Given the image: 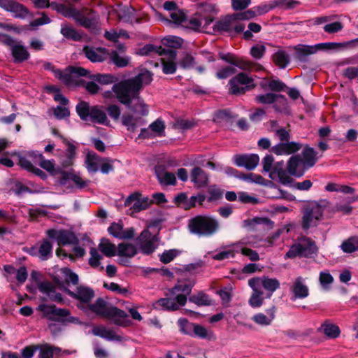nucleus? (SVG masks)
Masks as SVG:
<instances>
[{"instance_id":"55","label":"nucleus","mask_w":358,"mask_h":358,"mask_svg":"<svg viewBox=\"0 0 358 358\" xmlns=\"http://www.w3.org/2000/svg\"><path fill=\"white\" fill-rule=\"evenodd\" d=\"M278 98H281L284 99V101H286L283 95L273 93L257 95L255 97V101L258 103L270 104L274 103Z\"/></svg>"},{"instance_id":"53","label":"nucleus","mask_w":358,"mask_h":358,"mask_svg":"<svg viewBox=\"0 0 358 358\" xmlns=\"http://www.w3.org/2000/svg\"><path fill=\"white\" fill-rule=\"evenodd\" d=\"M39 257L42 260H47L52 255V245L48 240H43L38 248Z\"/></svg>"},{"instance_id":"27","label":"nucleus","mask_w":358,"mask_h":358,"mask_svg":"<svg viewBox=\"0 0 358 358\" xmlns=\"http://www.w3.org/2000/svg\"><path fill=\"white\" fill-rule=\"evenodd\" d=\"M38 288L41 293L46 294L51 301L58 303L63 301L62 294L56 292L55 287L51 282L48 281L41 282L38 284Z\"/></svg>"},{"instance_id":"16","label":"nucleus","mask_w":358,"mask_h":358,"mask_svg":"<svg viewBox=\"0 0 358 358\" xmlns=\"http://www.w3.org/2000/svg\"><path fill=\"white\" fill-rule=\"evenodd\" d=\"M108 232L112 236L120 240L132 239L135 235V229L133 227L124 229L123 224L120 222H113L108 228Z\"/></svg>"},{"instance_id":"19","label":"nucleus","mask_w":358,"mask_h":358,"mask_svg":"<svg viewBox=\"0 0 358 358\" xmlns=\"http://www.w3.org/2000/svg\"><path fill=\"white\" fill-rule=\"evenodd\" d=\"M85 56L92 62H102L105 61L109 52L103 48H94L90 45H85L83 48Z\"/></svg>"},{"instance_id":"15","label":"nucleus","mask_w":358,"mask_h":358,"mask_svg":"<svg viewBox=\"0 0 358 358\" xmlns=\"http://www.w3.org/2000/svg\"><path fill=\"white\" fill-rule=\"evenodd\" d=\"M250 287H257L262 289V287L269 292L267 297H271L272 294L280 287V282L276 278H270L267 276L260 278H253L248 280Z\"/></svg>"},{"instance_id":"36","label":"nucleus","mask_w":358,"mask_h":358,"mask_svg":"<svg viewBox=\"0 0 358 358\" xmlns=\"http://www.w3.org/2000/svg\"><path fill=\"white\" fill-rule=\"evenodd\" d=\"M36 348L39 350L38 358H54L55 355H59L62 351L60 348L48 343L37 345Z\"/></svg>"},{"instance_id":"31","label":"nucleus","mask_w":358,"mask_h":358,"mask_svg":"<svg viewBox=\"0 0 358 358\" xmlns=\"http://www.w3.org/2000/svg\"><path fill=\"white\" fill-rule=\"evenodd\" d=\"M10 53L15 64L22 63L30 58V54L26 47L20 43L13 47Z\"/></svg>"},{"instance_id":"28","label":"nucleus","mask_w":358,"mask_h":358,"mask_svg":"<svg viewBox=\"0 0 358 358\" xmlns=\"http://www.w3.org/2000/svg\"><path fill=\"white\" fill-rule=\"evenodd\" d=\"M269 178L273 180L278 178L280 182L284 185L289 184L292 182V178L284 169L283 162L274 164L273 171H271Z\"/></svg>"},{"instance_id":"9","label":"nucleus","mask_w":358,"mask_h":358,"mask_svg":"<svg viewBox=\"0 0 358 358\" xmlns=\"http://www.w3.org/2000/svg\"><path fill=\"white\" fill-rule=\"evenodd\" d=\"M187 299L184 295H173L170 292L166 294V297L161 298L154 303L155 308L163 310L176 311L187 303Z\"/></svg>"},{"instance_id":"21","label":"nucleus","mask_w":358,"mask_h":358,"mask_svg":"<svg viewBox=\"0 0 358 358\" xmlns=\"http://www.w3.org/2000/svg\"><path fill=\"white\" fill-rule=\"evenodd\" d=\"M274 222L267 217H256L252 219L245 220L243 222V227L250 231L259 230V227L262 226L264 229L268 230L273 227Z\"/></svg>"},{"instance_id":"54","label":"nucleus","mask_w":358,"mask_h":358,"mask_svg":"<svg viewBox=\"0 0 358 358\" xmlns=\"http://www.w3.org/2000/svg\"><path fill=\"white\" fill-rule=\"evenodd\" d=\"M273 62L280 69H285L289 63V57L286 52L280 50L273 55Z\"/></svg>"},{"instance_id":"11","label":"nucleus","mask_w":358,"mask_h":358,"mask_svg":"<svg viewBox=\"0 0 358 358\" xmlns=\"http://www.w3.org/2000/svg\"><path fill=\"white\" fill-rule=\"evenodd\" d=\"M152 204V201L148 196L142 197L141 193L136 192L130 194L124 201V205L130 207L134 212L138 213L144 210Z\"/></svg>"},{"instance_id":"33","label":"nucleus","mask_w":358,"mask_h":358,"mask_svg":"<svg viewBox=\"0 0 358 358\" xmlns=\"http://www.w3.org/2000/svg\"><path fill=\"white\" fill-rule=\"evenodd\" d=\"M191 181L197 187H203L208 185V176L200 167H194L190 173Z\"/></svg>"},{"instance_id":"63","label":"nucleus","mask_w":358,"mask_h":358,"mask_svg":"<svg viewBox=\"0 0 358 358\" xmlns=\"http://www.w3.org/2000/svg\"><path fill=\"white\" fill-rule=\"evenodd\" d=\"M319 280L324 289H328L330 285L334 282V278L328 271H321Z\"/></svg>"},{"instance_id":"40","label":"nucleus","mask_w":358,"mask_h":358,"mask_svg":"<svg viewBox=\"0 0 358 358\" xmlns=\"http://www.w3.org/2000/svg\"><path fill=\"white\" fill-rule=\"evenodd\" d=\"M137 247L132 243H121L117 245V255L119 257L132 258L138 253Z\"/></svg>"},{"instance_id":"51","label":"nucleus","mask_w":358,"mask_h":358,"mask_svg":"<svg viewBox=\"0 0 358 358\" xmlns=\"http://www.w3.org/2000/svg\"><path fill=\"white\" fill-rule=\"evenodd\" d=\"M189 301L199 306L212 305V300L210 296L203 292H199L198 294L189 296Z\"/></svg>"},{"instance_id":"30","label":"nucleus","mask_w":358,"mask_h":358,"mask_svg":"<svg viewBox=\"0 0 358 358\" xmlns=\"http://www.w3.org/2000/svg\"><path fill=\"white\" fill-rule=\"evenodd\" d=\"M303 162L299 155L292 156L287 162V172L295 177H301L304 173L302 169Z\"/></svg>"},{"instance_id":"38","label":"nucleus","mask_w":358,"mask_h":358,"mask_svg":"<svg viewBox=\"0 0 358 358\" xmlns=\"http://www.w3.org/2000/svg\"><path fill=\"white\" fill-rule=\"evenodd\" d=\"M61 273L64 278V281H61L58 279H56L55 282L57 285V282H59L62 285L63 284V286L66 287H67V286L69 285L70 284H72L73 285H77L78 284V275L76 273L73 272L70 268H62Z\"/></svg>"},{"instance_id":"56","label":"nucleus","mask_w":358,"mask_h":358,"mask_svg":"<svg viewBox=\"0 0 358 358\" xmlns=\"http://www.w3.org/2000/svg\"><path fill=\"white\" fill-rule=\"evenodd\" d=\"M341 250L345 253H352L358 250V238L351 237L341 245Z\"/></svg>"},{"instance_id":"59","label":"nucleus","mask_w":358,"mask_h":358,"mask_svg":"<svg viewBox=\"0 0 358 358\" xmlns=\"http://www.w3.org/2000/svg\"><path fill=\"white\" fill-rule=\"evenodd\" d=\"M178 324L180 328V331L185 334L192 336L193 329L195 324L189 322L185 318H180L178 320Z\"/></svg>"},{"instance_id":"26","label":"nucleus","mask_w":358,"mask_h":358,"mask_svg":"<svg viewBox=\"0 0 358 358\" xmlns=\"http://www.w3.org/2000/svg\"><path fill=\"white\" fill-rule=\"evenodd\" d=\"M28 157L31 159L34 163L38 164L42 169L46 170L50 173L55 171V162L54 160H47L44 159L43 155L36 151L28 152Z\"/></svg>"},{"instance_id":"44","label":"nucleus","mask_w":358,"mask_h":358,"mask_svg":"<svg viewBox=\"0 0 358 358\" xmlns=\"http://www.w3.org/2000/svg\"><path fill=\"white\" fill-rule=\"evenodd\" d=\"M165 49L162 46L146 44L138 50L137 54L141 56L163 55L165 53Z\"/></svg>"},{"instance_id":"18","label":"nucleus","mask_w":358,"mask_h":358,"mask_svg":"<svg viewBox=\"0 0 358 358\" xmlns=\"http://www.w3.org/2000/svg\"><path fill=\"white\" fill-rule=\"evenodd\" d=\"M234 164L239 167H245L248 170L255 169L259 162V157L257 154L236 155L233 157Z\"/></svg>"},{"instance_id":"12","label":"nucleus","mask_w":358,"mask_h":358,"mask_svg":"<svg viewBox=\"0 0 358 358\" xmlns=\"http://www.w3.org/2000/svg\"><path fill=\"white\" fill-rule=\"evenodd\" d=\"M334 45L332 43H318L315 45H299L295 48V57L301 62H306L309 55L320 50L329 49Z\"/></svg>"},{"instance_id":"25","label":"nucleus","mask_w":358,"mask_h":358,"mask_svg":"<svg viewBox=\"0 0 358 358\" xmlns=\"http://www.w3.org/2000/svg\"><path fill=\"white\" fill-rule=\"evenodd\" d=\"M92 333L107 341H122V337L117 335L114 329L107 328L104 325H97L92 328Z\"/></svg>"},{"instance_id":"22","label":"nucleus","mask_w":358,"mask_h":358,"mask_svg":"<svg viewBox=\"0 0 358 358\" xmlns=\"http://www.w3.org/2000/svg\"><path fill=\"white\" fill-rule=\"evenodd\" d=\"M302 257L309 258L315 255L317 251L315 242L308 237H302L296 243Z\"/></svg>"},{"instance_id":"17","label":"nucleus","mask_w":358,"mask_h":358,"mask_svg":"<svg viewBox=\"0 0 358 358\" xmlns=\"http://www.w3.org/2000/svg\"><path fill=\"white\" fill-rule=\"evenodd\" d=\"M0 6L11 12L15 17L24 19L30 15L29 12L23 5L14 0H0Z\"/></svg>"},{"instance_id":"29","label":"nucleus","mask_w":358,"mask_h":358,"mask_svg":"<svg viewBox=\"0 0 358 358\" xmlns=\"http://www.w3.org/2000/svg\"><path fill=\"white\" fill-rule=\"evenodd\" d=\"M275 307L272 306L266 310V314L262 313H257L252 316V320L260 326H268L275 319Z\"/></svg>"},{"instance_id":"34","label":"nucleus","mask_w":358,"mask_h":358,"mask_svg":"<svg viewBox=\"0 0 358 358\" xmlns=\"http://www.w3.org/2000/svg\"><path fill=\"white\" fill-rule=\"evenodd\" d=\"M157 178L162 185H173L176 183V178L174 173L166 171L163 167L156 168Z\"/></svg>"},{"instance_id":"20","label":"nucleus","mask_w":358,"mask_h":358,"mask_svg":"<svg viewBox=\"0 0 358 358\" xmlns=\"http://www.w3.org/2000/svg\"><path fill=\"white\" fill-rule=\"evenodd\" d=\"M34 5L38 8H46L51 6L58 13H61L65 17H75L76 15V10L72 7H67L64 4H57L49 2V0H34Z\"/></svg>"},{"instance_id":"42","label":"nucleus","mask_w":358,"mask_h":358,"mask_svg":"<svg viewBox=\"0 0 358 358\" xmlns=\"http://www.w3.org/2000/svg\"><path fill=\"white\" fill-rule=\"evenodd\" d=\"M98 248L106 257H111L117 255V246L116 247L115 244L112 243L107 238H101Z\"/></svg>"},{"instance_id":"48","label":"nucleus","mask_w":358,"mask_h":358,"mask_svg":"<svg viewBox=\"0 0 358 358\" xmlns=\"http://www.w3.org/2000/svg\"><path fill=\"white\" fill-rule=\"evenodd\" d=\"M252 293L249 299V304L252 308H259L264 303L263 291L257 287H250Z\"/></svg>"},{"instance_id":"6","label":"nucleus","mask_w":358,"mask_h":358,"mask_svg":"<svg viewBox=\"0 0 358 358\" xmlns=\"http://www.w3.org/2000/svg\"><path fill=\"white\" fill-rule=\"evenodd\" d=\"M76 110L80 118L83 121H90L94 124L108 125L106 112L101 106H91L89 103L81 101L76 106Z\"/></svg>"},{"instance_id":"57","label":"nucleus","mask_w":358,"mask_h":358,"mask_svg":"<svg viewBox=\"0 0 358 358\" xmlns=\"http://www.w3.org/2000/svg\"><path fill=\"white\" fill-rule=\"evenodd\" d=\"M62 34L67 39L78 41L82 38V34L76 29L66 25L61 29Z\"/></svg>"},{"instance_id":"60","label":"nucleus","mask_w":358,"mask_h":358,"mask_svg":"<svg viewBox=\"0 0 358 358\" xmlns=\"http://www.w3.org/2000/svg\"><path fill=\"white\" fill-rule=\"evenodd\" d=\"M263 12L259 8H254L251 10H247L242 15H236L233 16L232 20H249L254 17L257 15H260Z\"/></svg>"},{"instance_id":"50","label":"nucleus","mask_w":358,"mask_h":358,"mask_svg":"<svg viewBox=\"0 0 358 358\" xmlns=\"http://www.w3.org/2000/svg\"><path fill=\"white\" fill-rule=\"evenodd\" d=\"M108 55L111 62L119 68H124L129 64L130 57L120 55L117 50H112Z\"/></svg>"},{"instance_id":"39","label":"nucleus","mask_w":358,"mask_h":358,"mask_svg":"<svg viewBox=\"0 0 358 358\" xmlns=\"http://www.w3.org/2000/svg\"><path fill=\"white\" fill-rule=\"evenodd\" d=\"M122 123L128 131L134 132L139 125L144 123L141 117H134L131 114H124L122 116Z\"/></svg>"},{"instance_id":"3","label":"nucleus","mask_w":358,"mask_h":358,"mask_svg":"<svg viewBox=\"0 0 358 358\" xmlns=\"http://www.w3.org/2000/svg\"><path fill=\"white\" fill-rule=\"evenodd\" d=\"M174 27L184 28L187 31L203 32L208 34H227L235 36L241 33L244 24H189L190 26H182V24H173Z\"/></svg>"},{"instance_id":"24","label":"nucleus","mask_w":358,"mask_h":358,"mask_svg":"<svg viewBox=\"0 0 358 358\" xmlns=\"http://www.w3.org/2000/svg\"><path fill=\"white\" fill-rule=\"evenodd\" d=\"M163 55H166L168 57V59L164 58L161 59L163 73L165 74H173L177 69L176 63L175 62L177 56L176 51L171 48H166L165 53Z\"/></svg>"},{"instance_id":"43","label":"nucleus","mask_w":358,"mask_h":358,"mask_svg":"<svg viewBox=\"0 0 358 358\" xmlns=\"http://www.w3.org/2000/svg\"><path fill=\"white\" fill-rule=\"evenodd\" d=\"M101 157L94 152H90L85 157V166L88 171L95 173L99 170V165L102 161Z\"/></svg>"},{"instance_id":"4","label":"nucleus","mask_w":358,"mask_h":358,"mask_svg":"<svg viewBox=\"0 0 358 358\" xmlns=\"http://www.w3.org/2000/svg\"><path fill=\"white\" fill-rule=\"evenodd\" d=\"M219 222L208 215H196L188 220L187 229L190 234L198 237H210L219 229Z\"/></svg>"},{"instance_id":"13","label":"nucleus","mask_w":358,"mask_h":358,"mask_svg":"<svg viewBox=\"0 0 358 358\" xmlns=\"http://www.w3.org/2000/svg\"><path fill=\"white\" fill-rule=\"evenodd\" d=\"M289 290L291 294L290 299L292 301L297 299H304L310 294L309 288L306 284V280L301 276H298L293 280Z\"/></svg>"},{"instance_id":"37","label":"nucleus","mask_w":358,"mask_h":358,"mask_svg":"<svg viewBox=\"0 0 358 358\" xmlns=\"http://www.w3.org/2000/svg\"><path fill=\"white\" fill-rule=\"evenodd\" d=\"M194 285V282H186V281H178L177 284L174 285L171 289L170 292L173 295H184L187 298V296L189 295Z\"/></svg>"},{"instance_id":"52","label":"nucleus","mask_w":358,"mask_h":358,"mask_svg":"<svg viewBox=\"0 0 358 358\" xmlns=\"http://www.w3.org/2000/svg\"><path fill=\"white\" fill-rule=\"evenodd\" d=\"M90 78H92L102 85H108L112 83H114L115 85L120 82L118 81L117 77L112 74L96 73L90 76Z\"/></svg>"},{"instance_id":"2","label":"nucleus","mask_w":358,"mask_h":358,"mask_svg":"<svg viewBox=\"0 0 358 358\" xmlns=\"http://www.w3.org/2000/svg\"><path fill=\"white\" fill-rule=\"evenodd\" d=\"M87 310H91L99 316L113 320L117 326L128 327L131 324L127 313L117 307L108 306L102 298H98L94 303H89Z\"/></svg>"},{"instance_id":"35","label":"nucleus","mask_w":358,"mask_h":358,"mask_svg":"<svg viewBox=\"0 0 358 358\" xmlns=\"http://www.w3.org/2000/svg\"><path fill=\"white\" fill-rule=\"evenodd\" d=\"M69 180L72 181L79 189H83L87 185V181L84 180L79 176L71 172L62 171V177L60 178V184L62 185H66Z\"/></svg>"},{"instance_id":"32","label":"nucleus","mask_w":358,"mask_h":358,"mask_svg":"<svg viewBox=\"0 0 358 358\" xmlns=\"http://www.w3.org/2000/svg\"><path fill=\"white\" fill-rule=\"evenodd\" d=\"M220 57L224 61L238 67L243 70L250 69L252 66V64L250 62L243 60L240 58H237L234 55L227 53V54H220Z\"/></svg>"},{"instance_id":"7","label":"nucleus","mask_w":358,"mask_h":358,"mask_svg":"<svg viewBox=\"0 0 358 358\" xmlns=\"http://www.w3.org/2000/svg\"><path fill=\"white\" fill-rule=\"evenodd\" d=\"M57 283L61 289L78 301L77 306L83 310H87V306L95 296L94 289L88 286L80 285L77 286L74 291H71L68 287L63 286V284L62 285L59 282Z\"/></svg>"},{"instance_id":"10","label":"nucleus","mask_w":358,"mask_h":358,"mask_svg":"<svg viewBox=\"0 0 358 358\" xmlns=\"http://www.w3.org/2000/svg\"><path fill=\"white\" fill-rule=\"evenodd\" d=\"M229 91L232 94L239 95L254 88L253 79L245 73H240L232 78L229 82Z\"/></svg>"},{"instance_id":"62","label":"nucleus","mask_w":358,"mask_h":358,"mask_svg":"<svg viewBox=\"0 0 358 358\" xmlns=\"http://www.w3.org/2000/svg\"><path fill=\"white\" fill-rule=\"evenodd\" d=\"M236 69L231 66L222 67L216 72V77L218 79H226L233 74L236 73Z\"/></svg>"},{"instance_id":"49","label":"nucleus","mask_w":358,"mask_h":358,"mask_svg":"<svg viewBox=\"0 0 358 358\" xmlns=\"http://www.w3.org/2000/svg\"><path fill=\"white\" fill-rule=\"evenodd\" d=\"M303 164L308 167H312L317 160V152L313 148L306 147L302 152Z\"/></svg>"},{"instance_id":"45","label":"nucleus","mask_w":358,"mask_h":358,"mask_svg":"<svg viewBox=\"0 0 358 358\" xmlns=\"http://www.w3.org/2000/svg\"><path fill=\"white\" fill-rule=\"evenodd\" d=\"M42 24H29V25L17 26L13 24H0V27L8 31H11L15 34H26L30 30L34 29V27L41 25Z\"/></svg>"},{"instance_id":"47","label":"nucleus","mask_w":358,"mask_h":358,"mask_svg":"<svg viewBox=\"0 0 358 358\" xmlns=\"http://www.w3.org/2000/svg\"><path fill=\"white\" fill-rule=\"evenodd\" d=\"M45 312L46 314L50 315L49 319L54 321L57 320L55 317H66L70 314V312L67 309L57 308L55 305L46 306Z\"/></svg>"},{"instance_id":"64","label":"nucleus","mask_w":358,"mask_h":358,"mask_svg":"<svg viewBox=\"0 0 358 358\" xmlns=\"http://www.w3.org/2000/svg\"><path fill=\"white\" fill-rule=\"evenodd\" d=\"M178 255V251L177 250H165L164 252L159 256V260L161 262L164 264H168L173 261L175 257H176Z\"/></svg>"},{"instance_id":"46","label":"nucleus","mask_w":358,"mask_h":358,"mask_svg":"<svg viewBox=\"0 0 358 358\" xmlns=\"http://www.w3.org/2000/svg\"><path fill=\"white\" fill-rule=\"evenodd\" d=\"M55 76L60 80L64 85L71 86L74 84L73 73L69 70V66L64 71L60 69L53 70Z\"/></svg>"},{"instance_id":"5","label":"nucleus","mask_w":358,"mask_h":358,"mask_svg":"<svg viewBox=\"0 0 358 358\" xmlns=\"http://www.w3.org/2000/svg\"><path fill=\"white\" fill-rule=\"evenodd\" d=\"M329 201L325 199L317 201H310L303 206L302 208L301 227L303 229L308 230L311 227H317L322 219L325 209L329 207Z\"/></svg>"},{"instance_id":"14","label":"nucleus","mask_w":358,"mask_h":358,"mask_svg":"<svg viewBox=\"0 0 358 358\" xmlns=\"http://www.w3.org/2000/svg\"><path fill=\"white\" fill-rule=\"evenodd\" d=\"M46 234L48 238L55 239L59 245H73L78 243L77 237L69 230L50 229L47 230Z\"/></svg>"},{"instance_id":"1","label":"nucleus","mask_w":358,"mask_h":358,"mask_svg":"<svg viewBox=\"0 0 358 358\" xmlns=\"http://www.w3.org/2000/svg\"><path fill=\"white\" fill-rule=\"evenodd\" d=\"M152 76L150 71L143 70L136 76L113 85V91L115 98L134 114L146 116L149 113L148 106L140 96V92L143 85L152 82Z\"/></svg>"},{"instance_id":"58","label":"nucleus","mask_w":358,"mask_h":358,"mask_svg":"<svg viewBox=\"0 0 358 358\" xmlns=\"http://www.w3.org/2000/svg\"><path fill=\"white\" fill-rule=\"evenodd\" d=\"M149 129L152 131L155 136H163L165 130L164 122L158 118L149 125Z\"/></svg>"},{"instance_id":"61","label":"nucleus","mask_w":358,"mask_h":358,"mask_svg":"<svg viewBox=\"0 0 358 358\" xmlns=\"http://www.w3.org/2000/svg\"><path fill=\"white\" fill-rule=\"evenodd\" d=\"M67 145L68 147L65 152V155L67 157V159L62 164V166L64 168L71 166L72 164V160L76 157V148L70 143H68Z\"/></svg>"},{"instance_id":"41","label":"nucleus","mask_w":358,"mask_h":358,"mask_svg":"<svg viewBox=\"0 0 358 358\" xmlns=\"http://www.w3.org/2000/svg\"><path fill=\"white\" fill-rule=\"evenodd\" d=\"M320 332H323L325 336L329 338H336L339 336L341 331L338 326L325 321L317 329Z\"/></svg>"},{"instance_id":"8","label":"nucleus","mask_w":358,"mask_h":358,"mask_svg":"<svg viewBox=\"0 0 358 358\" xmlns=\"http://www.w3.org/2000/svg\"><path fill=\"white\" fill-rule=\"evenodd\" d=\"M158 234H152L148 229H143L136 238V245L145 255L152 254L159 246Z\"/></svg>"},{"instance_id":"23","label":"nucleus","mask_w":358,"mask_h":358,"mask_svg":"<svg viewBox=\"0 0 358 358\" xmlns=\"http://www.w3.org/2000/svg\"><path fill=\"white\" fill-rule=\"evenodd\" d=\"M301 148V145L294 141L280 143L272 147L271 151L277 155L294 154Z\"/></svg>"}]
</instances>
